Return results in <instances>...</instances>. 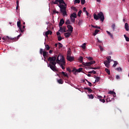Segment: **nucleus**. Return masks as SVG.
I'll list each match as a JSON object with an SVG mask.
<instances>
[{
  "mask_svg": "<svg viewBox=\"0 0 129 129\" xmlns=\"http://www.w3.org/2000/svg\"><path fill=\"white\" fill-rule=\"evenodd\" d=\"M48 61L49 62L47 63V67H49L52 71L54 72H57L58 70H57V67H56V64H57V60H56V57H49L48 58Z\"/></svg>",
  "mask_w": 129,
  "mask_h": 129,
  "instance_id": "1",
  "label": "nucleus"
},
{
  "mask_svg": "<svg viewBox=\"0 0 129 129\" xmlns=\"http://www.w3.org/2000/svg\"><path fill=\"white\" fill-rule=\"evenodd\" d=\"M56 62L57 64H59L61 67V68L64 70L65 69V67H64L66 62H65V58H64V56L63 55H61L59 54L57 56L56 59Z\"/></svg>",
  "mask_w": 129,
  "mask_h": 129,
  "instance_id": "2",
  "label": "nucleus"
},
{
  "mask_svg": "<svg viewBox=\"0 0 129 129\" xmlns=\"http://www.w3.org/2000/svg\"><path fill=\"white\" fill-rule=\"evenodd\" d=\"M94 16V20H96V21H97L98 20L100 19V21L101 22H103L104 21V15H103V13L102 12H99L97 15L96 14H93Z\"/></svg>",
  "mask_w": 129,
  "mask_h": 129,
  "instance_id": "3",
  "label": "nucleus"
},
{
  "mask_svg": "<svg viewBox=\"0 0 129 129\" xmlns=\"http://www.w3.org/2000/svg\"><path fill=\"white\" fill-rule=\"evenodd\" d=\"M58 7L60 8V13L62 14V16H63V17L67 16V12H66V4L64 5L60 4L58 5Z\"/></svg>",
  "mask_w": 129,
  "mask_h": 129,
  "instance_id": "4",
  "label": "nucleus"
},
{
  "mask_svg": "<svg viewBox=\"0 0 129 129\" xmlns=\"http://www.w3.org/2000/svg\"><path fill=\"white\" fill-rule=\"evenodd\" d=\"M92 64H95V61L93 60L87 62H83V65H84V66H88V67L91 66Z\"/></svg>",
  "mask_w": 129,
  "mask_h": 129,
  "instance_id": "5",
  "label": "nucleus"
},
{
  "mask_svg": "<svg viewBox=\"0 0 129 129\" xmlns=\"http://www.w3.org/2000/svg\"><path fill=\"white\" fill-rule=\"evenodd\" d=\"M2 40H4V42H10V41H12L13 38L12 37H10L9 36H6L2 38Z\"/></svg>",
  "mask_w": 129,
  "mask_h": 129,
  "instance_id": "6",
  "label": "nucleus"
},
{
  "mask_svg": "<svg viewBox=\"0 0 129 129\" xmlns=\"http://www.w3.org/2000/svg\"><path fill=\"white\" fill-rule=\"evenodd\" d=\"M68 28V32H69L70 33H72L73 32V27L71 25H69L67 26Z\"/></svg>",
  "mask_w": 129,
  "mask_h": 129,
  "instance_id": "7",
  "label": "nucleus"
},
{
  "mask_svg": "<svg viewBox=\"0 0 129 129\" xmlns=\"http://www.w3.org/2000/svg\"><path fill=\"white\" fill-rule=\"evenodd\" d=\"M104 64L105 66H106L107 67V68H109V67L110 66V62L107 61V60H105L104 61Z\"/></svg>",
  "mask_w": 129,
  "mask_h": 129,
  "instance_id": "8",
  "label": "nucleus"
},
{
  "mask_svg": "<svg viewBox=\"0 0 129 129\" xmlns=\"http://www.w3.org/2000/svg\"><path fill=\"white\" fill-rule=\"evenodd\" d=\"M67 59L68 61H70V62H72V61L74 60V57L68 55L67 56Z\"/></svg>",
  "mask_w": 129,
  "mask_h": 129,
  "instance_id": "9",
  "label": "nucleus"
},
{
  "mask_svg": "<svg viewBox=\"0 0 129 129\" xmlns=\"http://www.w3.org/2000/svg\"><path fill=\"white\" fill-rule=\"evenodd\" d=\"M71 34H72V33L68 32L67 33H64V36L66 37V38H69L70 36H71Z\"/></svg>",
  "mask_w": 129,
  "mask_h": 129,
  "instance_id": "10",
  "label": "nucleus"
},
{
  "mask_svg": "<svg viewBox=\"0 0 129 129\" xmlns=\"http://www.w3.org/2000/svg\"><path fill=\"white\" fill-rule=\"evenodd\" d=\"M112 99H113V98H110V96H108L106 98V101L107 102H110V101H112Z\"/></svg>",
  "mask_w": 129,
  "mask_h": 129,
  "instance_id": "11",
  "label": "nucleus"
},
{
  "mask_svg": "<svg viewBox=\"0 0 129 129\" xmlns=\"http://www.w3.org/2000/svg\"><path fill=\"white\" fill-rule=\"evenodd\" d=\"M48 52L45 51H43V56L45 59V58H47V57H48Z\"/></svg>",
  "mask_w": 129,
  "mask_h": 129,
  "instance_id": "12",
  "label": "nucleus"
},
{
  "mask_svg": "<svg viewBox=\"0 0 129 129\" xmlns=\"http://www.w3.org/2000/svg\"><path fill=\"white\" fill-rule=\"evenodd\" d=\"M108 94H111L112 95H113V97H115V96H116V94H115V92L112 91H109Z\"/></svg>",
  "mask_w": 129,
  "mask_h": 129,
  "instance_id": "13",
  "label": "nucleus"
},
{
  "mask_svg": "<svg viewBox=\"0 0 129 129\" xmlns=\"http://www.w3.org/2000/svg\"><path fill=\"white\" fill-rule=\"evenodd\" d=\"M64 23H65V22L64 21V19H61L59 23V27H61V26H63Z\"/></svg>",
  "mask_w": 129,
  "mask_h": 129,
  "instance_id": "14",
  "label": "nucleus"
},
{
  "mask_svg": "<svg viewBox=\"0 0 129 129\" xmlns=\"http://www.w3.org/2000/svg\"><path fill=\"white\" fill-rule=\"evenodd\" d=\"M124 28L126 30V31H128L129 30V26H128V24H127V23H126L124 25Z\"/></svg>",
  "mask_w": 129,
  "mask_h": 129,
  "instance_id": "15",
  "label": "nucleus"
},
{
  "mask_svg": "<svg viewBox=\"0 0 129 129\" xmlns=\"http://www.w3.org/2000/svg\"><path fill=\"white\" fill-rule=\"evenodd\" d=\"M106 33H107V34H108V35H109V36H110V38H111V39H113V35H112V34H111L108 31H106Z\"/></svg>",
  "mask_w": 129,
  "mask_h": 129,
  "instance_id": "16",
  "label": "nucleus"
},
{
  "mask_svg": "<svg viewBox=\"0 0 129 129\" xmlns=\"http://www.w3.org/2000/svg\"><path fill=\"white\" fill-rule=\"evenodd\" d=\"M57 81L59 83V84H63V83H64V81L61 79L57 80Z\"/></svg>",
  "mask_w": 129,
  "mask_h": 129,
  "instance_id": "17",
  "label": "nucleus"
},
{
  "mask_svg": "<svg viewBox=\"0 0 129 129\" xmlns=\"http://www.w3.org/2000/svg\"><path fill=\"white\" fill-rule=\"evenodd\" d=\"M22 35V34H19V35H18L17 36V38H12L13 39V41H18V39H19V38H20V37H21V36Z\"/></svg>",
  "mask_w": 129,
  "mask_h": 129,
  "instance_id": "18",
  "label": "nucleus"
},
{
  "mask_svg": "<svg viewBox=\"0 0 129 129\" xmlns=\"http://www.w3.org/2000/svg\"><path fill=\"white\" fill-rule=\"evenodd\" d=\"M106 59H107V61H108V62H111V56H107L106 57Z\"/></svg>",
  "mask_w": 129,
  "mask_h": 129,
  "instance_id": "19",
  "label": "nucleus"
},
{
  "mask_svg": "<svg viewBox=\"0 0 129 129\" xmlns=\"http://www.w3.org/2000/svg\"><path fill=\"white\" fill-rule=\"evenodd\" d=\"M61 74H62V75H63L64 76V77H67V78H69V76H68L67 73H66L64 72H62Z\"/></svg>",
  "mask_w": 129,
  "mask_h": 129,
  "instance_id": "20",
  "label": "nucleus"
},
{
  "mask_svg": "<svg viewBox=\"0 0 129 129\" xmlns=\"http://www.w3.org/2000/svg\"><path fill=\"white\" fill-rule=\"evenodd\" d=\"M70 17L76 18H77V15L75 13H74L71 15Z\"/></svg>",
  "mask_w": 129,
  "mask_h": 129,
  "instance_id": "21",
  "label": "nucleus"
},
{
  "mask_svg": "<svg viewBox=\"0 0 129 129\" xmlns=\"http://www.w3.org/2000/svg\"><path fill=\"white\" fill-rule=\"evenodd\" d=\"M49 34L50 35H52V32H51L50 31H48L45 32V36H46V37H48V35H49Z\"/></svg>",
  "mask_w": 129,
  "mask_h": 129,
  "instance_id": "22",
  "label": "nucleus"
},
{
  "mask_svg": "<svg viewBox=\"0 0 129 129\" xmlns=\"http://www.w3.org/2000/svg\"><path fill=\"white\" fill-rule=\"evenodd\" d=\"M95 82H98L99 80H100V78L99 77H95Z\"/></svg>",
  "mask_w": 129,
  "mask_h": 129,
  "instance_id": "23",
  "label": "nucleus"
},
{
  "mask_svg": "<svg viewBox=\"0 0 129 129\" xmlns=\"http://www.w3.org/2000/svg\"><path fill=\"white\" fill-rule=\"evenodd\" d=\"M70 19L72 23H75V18L70 16Z\"/></svg>",
  "mask_w": 129,
  "mask_h": 129,
  "instance_id": "24",
  "label": "nucleus"
},
{
  "mask_svg": "<svg viewBox=\"0 0 129 129\" xmlns=\"http://www.w3.org/2000/svg\"><path fill=\"white\" fill-rule=\"evenodd\" d=\"M71 55V49H69L67 51V56Z\"/></svg>",
  "mask_w": 129,
  "mask_h": 129,
  "instance_id": "25",
  "label": "nucleus"
},
{
  "mask_svg": "<svg viewBox=\"0 0 129 129\" xmlns=\"http://www.w3.org/2000/svg\"><path fill=\"white\" fill-rule=\"evenodd\" d=\"M86 58L89 60V61H92L93 58L91 56H86Z\"/></svg>",
  "mask_w": 129,
  "mask_h": 129,
  "instance_id": "26",
  "label": "nucleus"
},
{
  "mask_svg": "<svg viewBox=\"0 0 129 129\" xmlns=\"http://www.w3.org/2000/svg\"><path fill=\"white\" fill-rule=\"evenodd\" d=\"M105 71L106 72V73H107V74H108V75H110V71H109V70L108 69H105Z\"/></svg>",
  "mask_w": 129,
  "mask_h": 129,
  "instance_id": "27",
  "label": "nucleus"
},
{
  "mask_svg": "<svg viewBox=\"0 0 129 129\" xmlns=\"http://www.w3.org/2000/svg\"><path fill=\"white\" fill-rule=\"evenodd\" d=\"M99 32V30L96 29L95 31V32L93 34V35L94 36H96V35H97V34H98V32Z\"/></svg>",
  "mask_w": 129,
  "mask_h": 129,
  "instance_id": "28",
  "label": "nucleus"
},
{
  "mask_svg": "<svg viewBox=\"0 0 129 129\" xmlns=\"http://www.w3.org/2000/svg\"><path fill=\"white\" fill-rule=\"evenodd\" d=\"M88 96L90 99H93V98H94V97L92 95V94L88 95Z\"/></svg>",
  "mask_w": 129,
  "mask_h": 129,
  "instance_id": "29",
  "label": "nucleus"
},
{
  "mask_svg": "<svg viewBox=\"0 0 129 129\" xmlns=\"http://www.w3.org/2000/svg\"><path fill=\"white\" fill-rule=\"evenodd\" d=\"M79 61H80L81 63H82V62H83V57L80 56L79 58Z\"/></svg>",
  "mask_w": 129,
  "mask_h": 129,
  "instance_id": "30",
  "label": "nucleus"
},
{
  "mask_svg": "<svg viewBox=\"0 0 129 129\" xmlns=\"http://www.w3.org/2000/svg\"><path fill=\"white\" fill-rule=\"evenodd\" d=\"M81 47L83 49H85V48H86V43H83Z\"/></svg>",
  "mask_w": 129,
  "mask_h": 129,
  "instance_id": "31",
  "label": "nucleus"
},
{
  "mask_svg": "<svg viewBox=\"0 0 129 129\" xmlns=\"http://www.w3.org/2000/svg\"><path fill=\"white\" fill-rule=\"evenodd\" d=\"M45 49L47 51H49V50H50V46H49V45L48 44L45 45Z\"/></svg>",
  "mask_w": 129,
  "mask_h": 129,
  "instance_id": "32",
  "label": "nucleus"
},
{
  "mask_svg": "<svg viewBox=\"0 0 129 129\" xmlns=\"http://www.w3.org/2000/svg\"><path fill=\"white\" fill-rule=\"evenodd\" d=\"M111 28L113 30V31H114V30H115V24H113L112 25H111Z\"/></svg>",
  "mask_w": 129,
  "mask_h": 129,
  "instance_id": "33",
  "label": "nucleus"
},
{
  "mask_svg": "<svg viewBox=\"0 0 129 129\" xmlns=\"http://www.w3.org/2000/svg\"><path fill=\"white\" fill-rule=\"evenodd\" d=\"M58 3H59V0H54V1L53 2V3L54 5H58Z\"/></svg>",
  "mask_w": 129,
  "mask_h": 129,
  "instance_id": "34",
  "label": "nucleus"
},
{
  "mask_svg": "<svg viewBox=\"0 0 129 129\" xmlns=\"http://www.w3.org/2000/svg\"><path fill=\"white\" fill-rule=\"evenodd\" d=\"M58 3H59V4H63V5H66V4H65V2H64V1H63V0H58Z\"/></svg>",
  "mask_w": 129,
  "mask_h": 129,
  "instance_id": "35",
  "label": "nucleus"
},
{
  "mask_svg": "<svg viewBox=\"0 0 129 129\" xmlns=\"http://www.w3.org/2000/svg\"><path fill=\"white\" fill-rule=\"evenodd\" d=\"M124 38H125L126 41L127 42H129V38H128V37H127V36L125 35V34L124 35Z\"/></svg>",
  "mask_w": 129,
  "mask_h": 129,
  "instance_id": "36",
  "label": "nucleus"
},
{
  "mask_svg": "<svg viewBox=\"0 0 129 129\" xmlns=\"http://www.w3.org/2000/svg\"><path fill=\"white\" fill-rule=\"evenodd\" d=\"M70 24H71L70 20H67V21L66 22V24L68 25H68H70Z\"/></svg>",
  "mask_w": 129,
  "mask_h": 129,
  "instance_id": "37",
  "label": "nucleus"
},
{
  "mask_svg": "<svg viewBox=\"0 0 129 129\" xmlns=\"http://www.w3.org/2000/svg\"><path fill=\"white\" fill-rule=\"evenodd\" d=\"M17 27H18V28H21V22L20 21L17 22Z\"/></svg>",
  "mask_w": 129,
  "mask_h": 129,
  "instance_id": "38",
  "label": "nucleus"
},
{
  "mask_svg": "<svg viewBox=\"0 0 129 129\" xmlns=\"http://www.w3.org/2000/svg\"><path fill=\"white\" fill-rule=\"evenodd\" d=\"M83 69H82V68H80L78 70H77V72H79V73H80L82 71Z\"/></svg>",
  "mask_w": 129,
  "mask_h": 129,
  "instance_id": "39",
  "label": "nucleus"
},
{
  "mask_svg": "<svg viewBox=\"0 0 129 129\" xmlns=\"http://www.w3.org/2000/svg\"><path fill=\"white\" fill-rule=\"evenodd\" d=\"M100 68L96 67V68H89L90 69H93L94 70H97V69H100Z\"/></svg>",
  "mask_w": 129,
  "mask_h": 129,
  "instance_id": "40",
  "label": "nucleus"
},
{
  "mask_svg": "<svg viewBox=\"0 0 129 129\" xmlns=\"http://www.w3.org/2000/svg\"><path fill=\"white\" fill-rule=\"evenodd\" d=\"M83 11L86 13L87 15L88 16V12L86 11V8L85 7L83 8Z\"/></svg>",
  "mask_w": 129,
  "mask_h": 129,
  "instance_id": "41",
  "label": "nucleus"
},
{
  "mask_svg": "<svg viewBox=\"0 0 129 129\" xmlns=\"http://www.w3.org/2000/svg\"><path fill=\"white\" fill-rule=\"evenodd\" d=\"M80 0H75L74 1V4H80Z\"/></svg>",
  "mask_w": 129,
  "mask_h": 129,
  "instance_id": "42",
  "label": "nucleus"
},
{
  "mask_svg": "<svg viewBox=\"0 0 129 129\" xmlns=\"http://www.w3.org/2000/svg\"><path fill=\"white\" fill-rule=\"evenodd\" d=\"M81 14H82V11L81 10L79 11L78 14V17H80L81 16Z\"/></svg>",
  "mask_w": 129,
  "mask_h": 129,
  "instance_id": "43",
  "label": "nucleus"
},
{
  "mask_svg": "<svg viewBox=\"0 0 129 129\" xmlns=\"http://www.w3.org/2000/svg\"><path fill=\"white\" fill-rule=\"evenodd\" d=\"M85 89H86L87 91H89V92H92V90L91 89H90V88H85Z\"/></svg>",
  "mask_w": 129,
  "mask_h": 129,
  "instance_id": "44",
  "label": "nucleus"
},
{
  "mask_svg": "<svg viewBox=\"0 0 129 129\" xmlns=\"http://www.w3.org/2000/svg\"><path fill=\"white\" fill-rule=\"evenodd\" d=\"M97 98H98V99H99V100H100V99H102V97L101 96H99V95H97Z\"/></svg>",
  "mask_w": 129,
  "mask_h": 129,
  "instance_id": "45",
  "label": "nucleus"
},
{
  "mask_svg": "<svg viewBox=\"0 0 129 129\" xmlns=\"http://www.w3.org/2000/svg\"><path fill=\"white\" fill-rule=\"evenodd\" d=\"M116 65H117V62L114 61V64H113V67H116Z\"/></svg>",
  "mask_w": 129,
  "mask_h": 129,
  "instance_id": "46",
  "label": "nucleus"
},
{
  "mask_svg": "<svg viewBox=\"0 0 129 129\" xmlns=\"http://www.w3.org/2000/svg\"><path fill=\"white\" fill-rule=\"evenodd\" d=\"M92 27L95 28V29H100V27L97 26H94L93 25H92Z\"/></svg>",
  "mask_w": 129,
  "mask_h": 129,
  "instance_id": "47",
  "label": "nucleus"
},
{
  "mask_svg": "<svg viewBox=\"0 0 129 129\" xmlns=\"http://www.w3.org/2000/svg\"><path fill=\"white\" fill-rule=\"evenodd\" d=\"M101 102H102L103 103H104L105 102V100L104 99H101L99 100Z\"/></svg>",
  "mask_w": 129,
  "mask_h": 129,
  "instance_id": "48",
  "label": "nucleus"
},
{
  "mask_svg": "<svg viewBox=\"0 0 129 129\" xmlns=\"http://www.w3.org/2000/svg\"><path fill=\"white\" fill-rule=\"evenodd\" d=\"M81 3L82 5H84L85 4V0H81Z\"/></svg>",
  "mask_w": 129,
  "mask_h": 129,
  "instance_id": "49",
  "label": "nucleus"
},
{
  "mask_svg": "<svg viewBox=\"0 0 129 129\" xmlns=\"http://www.w3.org/2000/svg\"><path fill=\"white\" fill-rule=\"evenodd\" d=\"M116 70H117V71H122V69L121 68H117L116 69Z\"/></svg>",
  "mask_w": 129,
  "mask_h": 129,
  "instance_id": "50",
  "label": "nucleus"
},
{
  "mask_svg": "<svg viewBox=\"0 0 129 129\" xmlns=\"http://www.w3.org/2000/svg\"><path fill=\"white\" fill-rule=\"evenodd\" d=\"M58 46L59 48H62V47H63V45L61 44V43H58Z\"/></svg>",
  "mask_w": 129,
  "mask_h": 129,
  "instance_id": "51",
  "label": "nucleus"
},
{
  "mask_svg": "<svg viewBox=\"0 0 129 129\" xmlns=\"http://www.w3.org/2000/svg\"><path fill=\"white\" fill-rule=\"evenodd\" d=\"M53 14H59V12L56 11V10H54L53 11Z\"/></svg>",
  "mask_w": 129,
  "mask_h": 129,
  "instance_id": "52",
  "label": "nucleus"
},
{
  "mask_svg": "<svg viewBox=\"0 0 129 129\" xmlns=\"http://www.w3.org/2000/svg\"><path fill=\"white\" fill-rule=\"evenodd\" d=\"M87 82L88 83L89 86H90V87L92 86V84L91 83H90V82L87 81Z\"/></svg>",
  "mask_w": 129,
  "mask_h": 129,
  "instance_id": "53",
  "label": "nucleus"
},
{
  "mask_svg": "<svg viewBox=\"0 0 129 129\" xmlns=\"http://www.w3.org/2000/svg\"><path fill=\"white\" fill-rule=\"evenodd\" d=\"M99 48H100L101 51H103V47L102 46L99 45Z\"/></svg>",
  "mask_w": 129,
  "mask_h": 129,
  "instance_id": "54",
  "label": "nucleus"
},
{
  "mask_svg": "<svg viewBox=\"0 0 129 129\" xmlns=\"http://www.w3.org/2000/svg\"><path fill=\"white\" fill-rule=\"evenodd\" d=\"M62 40V37H61V36H58V41H61Z\"/></svg>",
  "mask_w": 129,
  "mask_h": 129,
  "instance_id": "55",
  "label": "nucleus"
},
{
  "mask_svg": "<svg viewBox=\"0 0 129 129\" xmlns=\"http://www.w3.org/2000/svg\"><path fill=\"white\" fill-rule=\"evenodd\" d=\"M43 52H44V51H43V49L42 48L40 49V53L42 55V54H43Z\"/></svg>",
  "mask_w": 129,
  "mask_h": 129,
  "instance_id": "56",
  "label": "nucleus"
},
{
  "mask_svg": "<svg viewBox=\"0 0 129 129\" xmlns=\"http://www.w3.org/2000/svg\"><path fill=\"white\" fill-rule=\"evenodd\" d=\"M67 71H68L69 72H71V70L69 68H67Z\"/></svg>",
  "mask_w": 129,
  "mask_h": 129,
  "instance_id": "57",
  "label": "nucleus"
},
{
  "mask_svg": "<svg viewBox=\"0 0 129 129\" xmlns=\"http://www.w3.org/2000/svg\"><path fill=\"white\" fill-rule=\"evenodd\" d=\"M78 24L79 25H81L82 24V20H79Z\"/></svg>",
  "mask_w": 129,
  "mask_h": 129,
  "instance_id": "58",
  "label": "nucleus"
},
{
  "mask_svg": "<svg viewBox=\"0 0 129 129\" xmlns=\"http://www.w3.org/2000/svg\"><path fill=\"white\" fill-rule=\"evenodd\" d=\"M92 73L93 74H96V72H95V71H92Z\"/></svg>",
  "mask_w": 129,
  "mask_h": 129,
  "instance_id": "59",
  "label": "nucleus"
},
{
  "mask_svg": "<svg viewBox=\"0 0 129 129\" xmlns=\"http://www.w3.org/2000/svg\"><path fill=\"white\" fill-rule=\"evenodd\" d=\"M97 42H98V43H102V41L99 40V39H97Z\"/></svg>",
  "mask_w": 129,
  "mask_h": 129,
  "instance_id": "60",
  "label": "nucleus"
},
{
  "mask_svg": "<svg viewBox=\"0 0 129 129\" xmlns=\"http://www.w3.org/2000/svg\"><path fill=\"white\" fill-rule=\"evenodd\" d=\"M21 33H23V32H24V30H22V28L20 27V28H19Z\"/></svg>",
  "mask_w": 129,
  "mask_h": 129,
  "instance_id": "61",
  "label": "nucleus"
},
{
  "mask_svg": "<svg viewBox=\"0 0 129 129\" xmlns=\"http://www.w3.org/2000/svg\"><path fill=\"white\" fill-rule=\"evenodd\" d=\"M116 79H119V76H116Z\"/></svg>",
  "mask_w": 129,
  "mask_h": 129,
  "instance_id": "62",
  "label": "nucleus"
},
{
  "mask_svg": "<svg viewBox=\"0 0 129 129\" xmlns=\"http://www.w3.org/2000/svg\"><path fill=\"white\" fill-rule=\"evenodd\" d=\"M56 35H57V36H59V35H60V32H57L56 33Z\"/></svg>",
  "mask_w": 129,
  "mask_h": 129,
  "instance_id": "63",
  "label": "nucleus"
},
{
  "mask_svg": "<svg viewBox=\"0 0 129 129\" xmlns=\"http://www.w3.org/2000/svg\"><path fill=\"white\" fill-rule=\"evenodd\" d=\"M17 6H19V2L18 1H17Z\"/></svg>",
  "mask_w": 129,
  "mask_h": 129,
  "instance_id": "64",
  "label": "nucleus"
}]
</instances>
